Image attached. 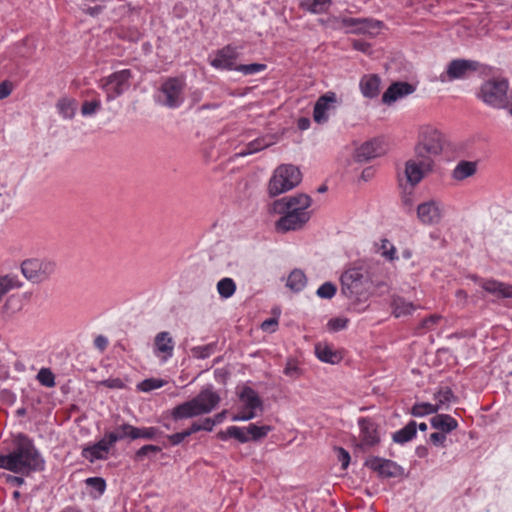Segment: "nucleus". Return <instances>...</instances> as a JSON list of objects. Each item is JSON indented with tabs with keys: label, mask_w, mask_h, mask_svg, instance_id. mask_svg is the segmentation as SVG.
<instances>
[{
	"label": "nucleus",
	"mask_w": 512,
	"mask_h": 512,
	"mask_svg": "<svg viewBox=\"0 0 512 512\" xmlns=\"http://www.w3.org/2000/svg\"><path fill=\"white\" fill-rule=\"evenodd\" d=\"M388 277L377 262H359L347 267L340 276V292L350 305L359 310L369 298L388 292Z\"/></svg>",
	"instance_id": "1"
},
{
	"label": "nucleus",
	"mask_w": 512,
	"mask_h": 512,
	"mask_svg": "<svg viewBox=\"0 0 512 512\" xmlns=\"http://www.w3.org/2000/svg\"><path fill=\"white\" fill-rule=\"evenodd\" d=\"M0 468L14 473L41 471L44 460L33 442L25 435H19L14 450L8 455H0Z\"/></svg>",
	"instance_id": "2"
},
{
	"label": "nucleus",
	"mask_w": 512,
	"mask_h": 512,
	"mask_svg": "<svg viewBox=\"0 0 512 512\" xmlns=\"http://www.w3.org/2000/svg\"><path fill=\"white\" fill-rule=\"evenodd\" d=\"M219 402V395L211 388H206L193 399L174 407L171 415L174 420L196 417L210 413Z\"/></svg>",
	"instance_id": "3"
},
{
	"label": "nucleus",
	"mask_w": 512,
	"mask_h": 512,
	"mask_svg": "<svg viewBox=\"0 0 512 512\" xmlns=\"http://www.w3.org/2000/svg\"><path fill=\"white\" fill-rule=\"evenodd\" d=\"M302 179L300 170L292 164L278 166L269 181L268 193L271 197L278 196L296 187Z\"/></svg>",
	"instance_id": "4"
},
{
	"label": "nucleus",
	"mask_w": 512,
	"mask_h": 512,
	"mask_svg": "<svg viewBox=\"0 0 512 512\" xmlns=\"http://www.w3.org/2000/svg\"><path fill=\"white\" fill-rule=\"evenodd\" d=\"M508 89L509 83L506 79L492 78L480 86L477 97L492 108H506L508 107Z\"/></svg>",
	"instance_id": "5"
},
{
	"label": "nucleus",
	"mask_w": 512,
	"mask_h": 512,
	"mask_svg": "<svg viewBox=\"0 0 512 512\" xmlns=\"http://www.w3.org/2000/svg\"><path fill=\"white\" fill-rule=\"evenodd\" d=\"M443 149V136L431 126L421 127L418 141L414 148L416 158L433 160Z\"/></svg>",
	"instance_id": "6"
},
{
	"label": "nucleus",
	"mask_w": 512,
	"mask_h": 512,
	"mask_svg": "<svg viewBox=\"0 0 512 512\" xmlns=\"http://www.w3.org/2000/svg\"><path fill=\"white\" fill-rule=\"evenodd\" d=\"M184 89V79L170 77L160 87L158 102L168 108H178L184 101Z\"/></svg>",
	"instance_id": "7"
},
{
	"label": "nucleus",
	"mask_w": 512,
	"mask_h": 512,
	"mask_svg": "<svg viewBox=\"0 0 512 512\" xmlns=\"http://www.w3.org/2000/svg\"><path fill=\"white\" fill-rule=\"evenodd\" d=\"M131 76L129 69H123L101 80L100 87L106 92L108 101L120 96L129 88Z\"/></svg>",
	"instance_id": "8"
},
{
	"label": "nucleus",
	"mask_w": 512,
	"mask_h": 512,
	"mask_svg": "<svg viewBox=\"0 0 512 512\" xmlns=\"http://www.w3.org/2000/svg\"><path fill=\"white\" fill-rule=\"evenodd\" d=\"M23 275L34 283L47 279L54 271V264L41 259H27L21 265Z\"/></svg>",
	"instance_id": "9"
},
{
	"label": "nucleus",
	"mask_w": 512,
	"mask_h": 512,
	"mask_svg": "<svg viewBox=\"0 0 512 512\" xmlns=\"http://www.w3.org/2000/svg\"><path fill=\"white\" fill-rule=\"evenodd\" d=\"M433 160H428L424 158H414L409 159L405 163V177L407 183L411 188H414L417 184H419L424 178L425 174L432 170Z\"/></svg>",
	"instance_id": "10"
},
{
	"label": "nucleus",
	"mask_w": 512,
	"mask_h": 512,
	"mask_svg": "<svg viewBox=\"0 0 512 512\" xmlns=\"http://www.w3.org/2000/svg\"><path fill=\"white\" fill-rule=\"evenodd\" d=\"M478 66V62L472 60H452L448 64L447 70L440 75V81L446 82L466 78L470 73L475 72Z\"/></svg>",
	"instance_id": "11"
},
{
	"label": "nucleus",
	"mask_w": 512,
	"mask_h": 512,
	"mask_svg": "<svg viewBox=\"0 0 512 512\" xmlns=\"http://www.w3.org/2000/svg\"><path fill=\"white\" fill-rule=\"evenodd\" d=\"M343 27L350 28L349 32L353 34L375 35L382 27V22L369 18H342Z\"/></svg>",
	"instance_id": "12"
},
{
	"label": "nucleus",
	"mask_w": 512,
	"mask_h": 512,
	"mask_svg": "<svg viewBox=\"0 0 512 512\" xmlns=\"http://www.w3.org/2000/svg\"><path fill=\"white\" fill-rule=\"evenodd\" d=\"M312 199L307 194H297L294 196L284 197L273 203V209L276 213H284L287 210L308 212Z\"/></svg>",
	"instance_id": "13"
},
{
	"label": "nucleus",
	"mask_w": 512,
	"mask_h": 512,
	"mask_svg": "<svg viewBox=\"0 0 512 512\" xmlns=\"http://www.w3.org/2000/svg\"><path fill=\"white\" fill-rule=\"evenodd\" d=\"M442 203L435 199L423 202L417 207V217L424 225L438 224L442 219Z\"/></svg>",
	"instance_id": "14"
},
{
	"label": "nucleus",
	"mask_w": 512,
	"mask_h": 512,
	"mask_svg": "<svg viewBox=\"0 0 512 512\" xmlns=\"http://www.w3.org/2000/svg\"><path fill=\"white\" fill-rule=\"evenodd\" d=\"M282 214L283 216L276 223L277 230L281 232L301 229L311 217L310 212L293 210L284 211Z\"/></svg>",
	"instance_id": "15"
},
{
	"label": "nucleus",
	"mask_w": 512,
	"mask_h": 512,
	"mask_svg": "<svg viewBox=\"0 0 512 512\" xmlns=\"http://www.w3.org/2000/svg\"><path fill=\"white\" fill-rule=\"evenodd\" d=\"M337 104L338 98L335 92L328 91L325 94L321 95L314 105V121L318 124L326 123L329 119L327 112L335 109Z\"/></svg>",
	"instance_id": "16"
},
{
	"label": "nucleus",
	"mask_w": 512,
	"mask_h": 512,
	"mask_svg": "<svg viewBox=\"0 0 512 512\" xmlns=\"http://www.w3.org/2000/svg\"><path fill=\"white\" fill-rule=\"evenodd\" d=\"M365 465L378 473L380 477L391 478L400 474L401 468L392 460L373 457L365 462Z\"/></svg>",
	"instance_id": "17"
},
{
	"label": "nucleus",
	"mask_w": 512,
	"mask_h": 512,
	"mask_svg": "<svg viewBox=\"0 0 512 512\" xmlns=\"http://www.w3.org/2000/svg\"><path fill=\"white\" fill-rule=\"evenodd\" d=\"M238 58L236 48L228 45L217 51L215 57L211 59L210 64L216 69L235 70V62Z\"/></svg>",
	"instance_id": "18"
},
{
	"label": "nucleus",
	"mask_w": 512,
	"mask_h": 512,
	"mask_svg": "<svg viewBox=\"0 0 512 512\" xmlns=\"http://www.w3.org/2000/svg\"><path fill=\"white\" fill-rule=\"evenodd\" d=\"M384 149L381 142L377 139L367 141L355 150L354 160L359 163L370 161L381 156Z\"/></svg>",
	"instance_id": "19"
},
{
	"label": "nucleus",
	"mask_w": 512,
	"mask_h": 512,
	"mask_svg": "<svg viewBox=\"0 0 512 512\" xmlns=\"http://www.w3.org/2000/svg\"><path fill=\"white\" fill-rule=\"evenodd\" d=\"M174 341L169 332L163 331L156 335L154 339V352L161 356L165 361L172 357L174 351Z\"/></svg>",
	"instance_id": "20"
},
{
	"label": "nucleus",
	"mask_w": 512,
	"mask_h": 512,
	"mask_svg": "<svg viewBox=\"0 0 512 512\" xmlns=\"http://www.w3.org/2000/svg\"><path fill=\"white\" fill-rule=\"evenodd\" d=\"M415 91L413 85L408 82H396L391 84L382 96V101L391 104L396 100L407 96Z\"/></svg>",
	"instance_id": "21"
},
{
	"label": "nucleus",
	"mask_w": 512,
	"mask_h": 512,
	"mask_svg": "<svg viewBox=\"0 0 512 512\" xmlns=\"http://www.w3.org/2000/svg\"><path fill=\"white\" fill-rule=\"evenodd\" d=\"M360 438L362 446H374L379 442V436L375 424L367 418L359 419Z\"/></svg>",
	"instance_id": "22"
},
{
	"label": "nucleus",
	"mask_w": 512,
	"mask_h": 512,
	"mask_svg": "<svg viewBox=\"0 0 512 512\" xmlns=\"http://www.w3.org/2000/svg\"><path fill=\"white\" fill-rule=\"evenodd\" d=\"M109 435L106 433L104 438H102L99 442L91 447H87L83 449L82 455L93 462L96 459H104L106 454L109 452L110 448L114 444H109Z\"/></svg>",
	"instance_id": "23"
},
{
	"label": "nucleus",
	"mask_w": 512,
	"mask_h": 512,
	"mask_svg": "<svg viewBox=\"0 0 512 512\" xmlns=\"http://www.w3.org/2000/svg\"><path fill=\"white\" fill-rule=\"evenodd\" d=\"M239 399L243 403V407L248 411H254L256 409H263V401L259 397L258 393L249 386L243 387L239 394Z\"/></svg>",
	"instance_id": "24"
},
{
	"label": "nucleus",
	"mask_w": 512,
	"mask_h": 512,
	"mask_svg": "<svg viewBox=\"0 0 512 512\" xmlns=\"http://www.w3.org/2000/svg\"><path fill=\"white\" fill-rule=\"evenodd\" d=\"M481 287L488 293L502 298H512V285L493 279L482 280Z\"/></svg>",
	"instance_id": "25"
},
{
	"label": "nucleus",
	"mask_w": 512,
	"mask_h": 512,
	"mask_svg": "<svg viewBox=\"0 0 512 512\" xmlns=\"http://www.w3.org/2000/svg\"><path fill=\"white\" fill-rule=\"evenodd\" d=\"M315 354L319 360L330 364H337L342 359L341 354L326 343H317L315 345Z\"/></svg>",
	"instance_id": "26"
},
{
	"label": "nucleus",
	"mask_w": 512,
	"mask_h": 512,
	"mask_svg": "<svg viewBox=\"0 0 512 512\" xmlns=\"http://www.w3.org/2000/svg\"><path fill=\"white\" fill-rule=\"evenodd\" d=\"M380 78L375 75H365L360 81V90L364 97L375 98L379 94Z\"/></svg>",
	"instance_id": "27"
},
{
	"label": "nucleus",
	"mask_w": 512,
	"mask_h": 512,
	"mask_svg": "<svg viewBox=\"0 0 512 512\" xmlns=\"http://www.w3.org/2000/svg\"><path fill=\"white\" fill-rule=\"evenodd\" d=\"M430 422L434 429L440 430L444 434L455 430L458 426L457 421L448 414H436Z\"/></svg>",
	"instance_id": "28"
},
{
	"label": "nucleus",
	"mask_w": 512,
	"mask_h": 512,
	"mask_svg": "<svg viewBox=\"0 0 512 512\" xmlns=\"http://www.w3.org/2000/svg\"><path fill=\"white\" fill-rule=\"evenodd\" d=\"M434 400L436 403L434 404L437 407V411L439 410H447L449 408L450 403L456 401V396L454 395L451 388L445 386L441 387L435 394Z\"/></svg>",
	"instance_id": "29"
},
{
	"label": "nucleus",
	"mask_w": 512,
	"mask_h": 512,
	"mask_svg": "<svg viewBox=\"0 0 512 512\" xmlns=\"http://www.w3.org/2000/svg\"><path fill=\"white\" fill-rule=\"evenodd\" d=\"M331 4L332 0H299V7L313 14L327 12Z\"/></svg>",
	"instance_id": "30"
},
{
	"label": "nucleus",
	"mask_w": 512,
	"mask_h": 512,
	"mask_svg": "<svg viewBox=\"0 0 512 512\" xmlns=\"http://www.w3.org/2000/svg\"><path fill=\"white\" fill-rule=\"evenodd\" d=\"M109 435V444H115L117 441L129 438L133 440L134 426L124 423L115 428L114 431L107 433Z\"/></svg>",
	"instance_id": "31"
},
{
	"label": "nucleus",
	"mask_w": 512,
	"mask_h": 512,
	"mask_svg": "<svg viewBox=\"0 0 512 512\" xmlns=\"http://www.w3.org/2000/svg\"><path fill=\"white\" fill-rule=\"evenodd\" d=\"M391 306L393 308V315L397 318L410 315L415 310V306L411 302L399 296L393 298Z\"/></svg>",
	"instance_id": "32"
},
{
	"label": "nucleus",
	"mask_w": 512,
	"mask_h": 512,
	"mask_svg": "<svg viewBox=\"0 0 512 512\" xmlns=\"http://www.w3.org/2000/svg\"><path fill=\"white\" fill-rule=\"evenodd\" d=\"M417 433V424L415 421H410L405 427L393 434V441L399 444H404L412 440Z\"/></svg>",
	"instance_id": "33"
},
{
	"label": "nucleus",
	"mask_w": 512,
	"mask_h": 512,
	"mask_svg": "<svg viewBox=\"0 0 512 512\" xmlns=\"http://www.w3.org/2000/svg\"><path fill=\"white\" fill-rule=\"evenodd\" d=\"M307 283V278L304 272L300 269H294L287 279V287H289L294 292L301 291Z\"/></svg>",
	"instance_id": "34"
},
{
	"label": "nucleus",
	"mask_w": 512,
	"mask_h": 512,
	"mask_svg": "<svg viewBox=\"0 0 512 512\" xmlns=\"http://www.w3.org/2000/svg\"><path fill=\"white\" fill-rule=\"evenodd\" d=\"M476 172V163L471 161H461L453 170V178L456 180H464Z\"/></svg>",
	"instance_id": "35"
},
{
	"label": "nucleus",
	"mask_w": 512,
	"mask_h": 512,
	"mask_svg": "<svg viewBox=\"0 0 512 512\" xmlns=\"http://www.w3.org/2000/svg\"><path fill=\"white\" fill-rule=\"evenodd\" d=\"M21 285L16 276L9 274L0 276V302L9 291L21 287Z\"/></svg>",
	"instance_id": "36"
},
{
	"label": "nucleus",
	"mask_w": 512,
	"mask_h": 512,
	"mask_svg": "<svg viewBox=\"0 0 512 512\" xmlns=\"http://www.w3.org/2000/svg\"><path fill=\"white\" fill-rule=\"evenodd\" d=\"M162 435V432L157 427H135L134 426V434L133 440L136 439H146V440H154Z\"/></svg>",
	"instance_id": "37"
},
{
	"label": "nucleus",
	"mask_w": 512,
	"mask_h": 512,
	"mask_svg": "<svg viewBox=\"0 0 512 512\" xmlns=\"http://www.w3.org/2000/svg\"><path fill=\"white\" fill-rule=\"evenodd\" d=\"M217 291L222 298H230L236 291V284L233 279L225 277L217 283Z\"/></svg>",
	"instance_id": "38"
},
{
	"label": "nucleus",
	"mask_w": 512,
	"mask_h": 512,
	"mask_svg": "<svg viewBox=\"0 0 512 512\" xmlns=\"http://www.w3.org/2000/svg\"><path fill=\"white\" fill-rule=\"evenodd\" d=\"M59 112L65 118H72L76 111V102L73 99L61 98L57 102Z\"/></svg>",
	"instance_id": "39"
},
{
	"label": "nucleus",
	"mask_w": 512,
	"mask_h": 512,
	"mask_svg": "<svg viewBox=\"0 0 512 512\" xmlns=\"http://www.w3.org/2000/svg\"><path fill=\"white\" fill-rule=\"evenodd\" d=\"M377 251L380 252L381 256L388 261L398 259V256L396 255V248L388 239H381V245Z\"/></svg>",
	"instance_id": "40"
},
{
	"label": "nucleus",
	"mask_w": 512,
	"mask_h": 512,
	"mask_svg": "<svg viewBox=\"0 0 512 512\" xmlns=\"http://www.w3.org/2000/svg\"><path fill=\"white\" fill-rule=\"evenodd\" d=\"M271 431V427L268 425L257 426L256 424H250L247 427V433L251 440L257 441L267 436Z\"/></svg>",
	"instance_id": "41"
},
{
	"label": "nucleus",
	"mask_w": 512,
	"mask_h": 512,
	"mask_svg": "<svg viewBox=\"0 0 512 512\" xmlns=\"http://www.w3.org/2000/svg\"><path fill=\"white\" fill-rule=\"evenodd\" d=\"M437 412V407L431 403H416L411 409V414L415 417H422Z\"/></svg>",
	"instance_id": "42"
},
{
	"label": "nucleus",
	"mask_w": 512,
	"mask_h": 512,
	"mask_svg": "<svg viewBox=\"0 0 512 512\" xmlns=\"http://www.w3.org/2000/svg\"><path fill=\"white\" fill-rule=\"evenodd\" d=\"M37 380L45 387L51 388L55 386V376L48 368H42L37 374Z\"/></svg>",
	"instance_id": "43"
},
{
	"label": "nucleus",
	"mask_w": 512,
	"mask_h": 512,
	"mask_svg": "<svg viewBox=\"0 0 512 512\" xmlns=\"http://www.w3.org/2000/svg\"><path fill=\"white\" fill-rule=\"evenodd\" d=\"M215 350V344H207L204 346H196L191 349L192 356L198 359H206Z\"/></svg>",
	"instance_id": "44"
},
{
	"label": "nucleus",
	"mask_w": 512,
	"mask_h": 512,
	"mask_svg": "<svg viewBox=\"0 0 512 512\" xmlns=\"http://www.w3.org/2000/svg\"><path fill=\"white\" fill-rule=\"evenodd\" d=\"M337 292V287L332 282H325L317 289V296L323 299H331Z\"/></svg>",
	"instance_id": "45"
},
{
	"label": "nucleus",
	"mask_w": 512,
	"mask_h": 512,
	"mask_svg": "<svg viewBox=\"0 0 512 512\" xmlns=\"http://www.w3.org/2000/svg\"><path fill=\"white\" fill-rule=\"evenodd\" d=\"M270 146V143L265 141V139H256L252 142H250L244 151H242L241 155H249L256 153L266 147Z\"/></svg>",
	"instance_id": "46"
},
{
	"label": "nucleus",
	"mask_w": 512,
	"mask_h": 512,
	"mask_svg": "<svg viewBox=\"0 0 512 512\" xmlns=\"http://www.w3.org/2000/svg\"><path fill=\"white\" fill-rule=\"evenodd\" d=\"M164 384H165V381H163L161 379L150 378V379H145L144 381L139 383L138 389L143 392H149L154 389L161 388Z\"/></svg>",
	"instance_id": "47"
},
{
	"label": "nucleus",
	"mask_w": 512,
	"mask_h": 512,
	"mask_svg": "<svg viewBox=\"0 0 512 512\" xmlns=\"http://www.w3.org/2000/svg\"><path fill=\"white\" fill-rule=\"evenodd\" d=\"M265 68H266V65H264V64L252 63V64H247V65H243V64L237 65L235 67V70L242 72L245 75H252V74H256L258 72L263 71Z\"/></svg>",
	"instance_id": "48"
},
{
	"label": "nucleus",
	"mask_w": 512,
	"mask_h": 512,
	"mask_svg": "<svg viewBox=\"0 0 512 512\" xmlns=\"http://www.w3.org/2000/svg\"><path fill=\"white\" fill-rule=\"evenodd\" d=\"M101 108V101L94 99L92 101H84L81 107L83 116H90L95 114Z\"/></svg>",
	"instance_id": "49"
},
{
	"label": "nucleus",
	"mask_w": 512,
	"mask_h": 512,
	"mask_svg": "<svg viewBox=\"0 0 512 512\" xmlns=\"http://www.w3.org/2000/svg\"><path fill=\"white\" fill-rule=\"evenodd\" d=\"M229 437L237 439L241 443H246L250 440L247 431L237 426H230L227 428Z\"/></svg>",
	"instance_id": "50"
},
{
	"label": "nucleus",
	"mask_w": 512,
	"mask_h": 512,
	"mask_svg": "<svg viewBox=\"0 0 512 512\" xmlns=\"http://www.w3.org/2000/svg\"><path fill=\"white\" fill-rule=\"evenodd\" d=\"M160 451H161V447H159V446L152 445V444L144 445L139 450L136 451L135 460L141 461L144 459V457L148 456L150 453H158Z\"/></svg>",
	"instance_id": "51"
},
{
	"label": "nucleus",
	"mask_w": 512,
	"mask_h": 512,
	"mask_svg": "<svg viewBox=\"0 0 512 512\" xmlns=\"http://www.w3.org/2000/svg\"><path fill=\"white\" fill-rule=\"evenodd\" d=\"M440 319H441L440 315H437V314L430 315L429 317L423 319L420 322L419 326L417 327V330L419 332L431 330L439 322Z\"/></svg>",
	"instance_id": "52"
},
{
	"label": "nucleus",
	"mask_w": 512,
	"mask_h": 512,
	"mask_svg": "<svg viewBox=\"0 0 512 512\" xmlns=\"http://www.w3.org/2000/svg\"><path fill=\"white\" fill-rule=\"evenodd\" d=\"M284 374L292 379H296L300 376L301 371L297 365V362L293 359H289L284 368Z\"/></svg>",
	"instance_id": "53"
},
{
	"label": "nucleus",
	"mask_w": 512,
	"mask_h": 512,
	"mask_svg": "<svg viewBox=\"0 0 512 512\" xmlns=\"http://www.w3.org/2000/svg\"><path fill=\"white\" fill-rule=\"evenodd\" d=\"M348 324V319L345 317L332 318L328 321L327 327L330 331L336 332L345 329Z\"/></svg>",
	"instance_id": "54"
},
{
	"label": "nucleus",
	"mask_w": 512,
	"mask_h": 512,
	"mask_svg": "<svg viewBox=\"0 0 512 512\" xmlns=\"http://www.w3.org/2000/svg\"><path fill=\"white\" fill-rule=\"evenodd\" d=\"M87 486L97 490L99 494L104 493L106 489V482L101 477H90L86 479Z\"/></svg>",
	"instance_id": "55"
},
{
	"label": "nucleus",
	"mask_w": 512,
	"mask_h": 512,
	"mask_svg": "<svg viewBox=\"0 0 512 512\" xmlns=\"http://www.w3.org/2000/svg\"><path fill=\"white\" fill-rule=\"evenodd\" d=\"M99 385L105 386L110 389H122L124 388V383L120 378H110L99 382Z\"/></svg>",
	"instance_id": "56"
},
{
	"label": "nucleus",
	"mask_w": 512,
	"mask_h": 512,
	"mask_svg": "<svg viewBox=\"0 0 512 512\" xmlns=\"http://www.w3.org/2000/svg\"><path fill=\"white\" fill-rule=\"evenodd\" d=\"M13 91V83L9 80L0 83V100L8 97Z\"/></svg>",
	"instance_id": "57"
},
{
	"label": "nucleus",
	"mask_w": 512,
	"mask_h": 512,
	"mask_svg": "<svg viewBox=\"0 0 512 512\" xmlns=\"http://www.w3.org/2000/svg\"><path fill=\"white\" fill-rule=\"evenodd\" d=\"M256 417V412L248 411L243 407V410L238 414L234 415L233 421H248Z\"/></svg>",
	"instance_id": "58"
},
{
	"label": "nucleus",
	"mask_w": 512,
	"mask_h": 512,
	"mask_svg": "<svg viewBox=\"0 0 512 512\" xmlns=\"http://www.w3.org/2000/svg\"><path fill=\"white\" fill-rule=\"evenodd\" d=\"M336 450L338 453V459L342 464V468L346 469L350 463V455H349L348 451H346L342 447H338Z\"/></svg>",
	"instance_id": "59"
},
{
	"label": "nucleus",
	"mask_w": 512,
	"mask_h": 512,
	"mask_svg": "<svg viewBox=\"0 0 512 512\" xmlns=\"http://www.w3.org/2000/svg\"><path fill=\"white\" fill-rule=\"evenodd\" d=\"M430 441L436 446H444L446 441V436L444 433L435 432L430 435Z\"/></svg>",
	"instance_id": "60"
},
{
	"label": "nucleus",
	"mask_w": 512,
	"mask_h": 512,
	"mask_svg": "<svg viewBox=\"0 0 512 512\" xmlns=\"http://www.w3.org/2000/svg\"><path fill=\"white\" fill-rule=\"evenodd\" d=\"M413 189L414 188H411L410 187V190L409 191H404V194L402 196V203L405 207H407L408 209H411L412 206H413V203H414V199H413Z\"/></svg>",
	"instance_id": "61"
},
{
	"label": "nucleus",
	"mask_w": 512,
	"mask_h": 512,
	"mask_svg": "<svg viewBox=\"0 0 512 512\" xmlns=\"http://www.w3.org/2000/svg\"><path fill=\"white\" fill-rule=\"evenodd\" d=\"M94 346L103 352L108 346V339L103 335H98L94 339Z\"/></svg>",
	"instance_id": "62"
},
{
	"label": "nucleus",
	"mask_w": 512,
	"mask_h": 512,
	"mask_svg": "<svg viewBox=\"0 0 512 512\" xmlns=\"http://www.w3.org/2000/svg\"><path fill=\"white\" fill-rule=\"evenodd\" d=\"M277 325L278 321L276 318H269L261 324V328L264 331H275Z\"/></svg>",
	"instance_id": "63"
},
{
	"label": "nucleus",
	"mask_w": 512,
	"mask_h": 512,
	"mask_svg": "<svg viewBox=\"0 0 512 512\" xmlns=\"http://www.w3.org/2000/svg\"><path fill=\"white\" fill-rule=\"evenodd\" d=\"M185 438H187L185 431L168 435V439L172 445L180 444Z\"/></svg>",
	"instance_id": "64"
}]
</instances>
